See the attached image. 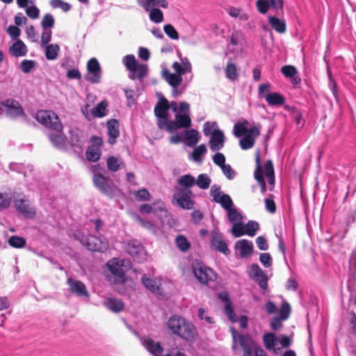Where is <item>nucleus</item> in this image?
<instances>
[{
    "instance_id": "nucleus-1",
    "label": "nucleus",
    "mask_w": 356,
    "mask_h": 356,
    "mask_svg": "<svg viewBox=\"0 0 356 356\" xmlns=\"http://www.w3.org/2000/svg\"><path fill=\"white\" fill-rule=\"evenodd\" d=\"M167 327L172 334L188 342L195 341L197 336V330L193 324L179 315H173L169 318Z\"/></svg>"
},
{
    "instance_id": "nucleus-2",
    "label": "nucleus",
    "mask_w": 356,
    "mask_h": 356,
    "mask_svg": "<svg viewBox=\"0 0 356 356\" xmlns=\"http://www.w3.org/2000/svg\"><path fill=\"white\" fill-rule=\"evenodd\" d=\"M191 126L190 117V106L186 102L179 103V112L175 114V120H169L165 130L169 133L183 128H188Z\"/></svg>"
},
{
    "instance_id": "nucleus-3",
    "label": "nucleus",
    "mask_w": 356,
    "mask_h": 356,
    "mask_svg": "<svg viewBox=\"0 0 356 356\" xmlns=\"http://www.w3.org/2000/svg\"><path fill=\"white\" fill-rule=\"evenodd\" d=\"M138 5L149 13V19L154 23L163 21V12L158 8H167L169 6L168 0H136Z\"/></svg>"
},
{
    "instance_id": "nucleus-4",
    "label": "nucleus",
    "mask_w": 356,
    "mask_h": 356,
    "mask_svg": "<svg viewBox=\"0 0 356 356\" xmlns=\"http://www.w3.org/2000/svg\"><path fill=\"white\" fill-rule=\"evenodd\" d=\"M232 332L234 341H238L243 349V356H267L265 351L257 346L250 335L239 334L234 330Z\"/></svg>"
},
{
    "instance_id": "nucleus-5",
    "label": "nucleus",
    "mask_w": 356,
    "mask_h": 356,
    "mask_svg": "<svg viewBox=\"0 0 356 356\" xmlns=\"http://www.w3.org/2000/svg\"><path fill=\"white\" fill-rule=\"evenodd\" d=\"M123 63L130 72L129 77L132 80H142L147 74L148 67L145 64H139L136 62L133 54L127 55L123 58Z\"/></svg>"
},
{
    "instance_id": "nucleus-6",
    "label": "nucleus",
    "mask_w": 356,
    "mask_h": 356,
    "mask_svg": "<svg viewBox=\"0 0 356 356\" xmlns=\"http://www.w3.org/2000/svg\"><path fill=\"white\" fill-rule=\"evenodd\" d=\"M192 270L195 277L202 284H208L217 278V275L213 269L198 260L193 261Z\"/></svg>"
},
{
    "instance_id": "nucleus-7",
    "label": "nucleus",
    "mask_w": 356,
    "mask_h": 356,
    "mask_svg": "<svg viewBox=\"0 0 356 356\" xmlns=\"http://www.w3.org/2000/svg\"><path fill=\"white\" fill-rule=\"evenodd\" d=\"M35 118L38 122L54 131H61L63 124L58 115L53 111L41 110L37 112Z\"/></svg>"
},
{
    "instance_id": "nucleus-8",
    "label": "nucleus",
    "mask_w": 356,
    "mask_h": 356,
    "mask_svg": "<svg viewBox=\"0 0 356 356\" xmlns=\"http://www.w3.org/2000/svg\"><path fill=\"white\" fill-rule=\"evenodd\" d=\"M93 168V182L95 186L104 194L107 196H113L117 188L108 183L107 178L103 176L99 171V166L98 165H94Z\"/></svg>"
},
{
    "instance_id": "nucleus-9",
    "label": "nucleus",
    "mask_w": 356,
    "mask_h": 356,
    "mask_svg": "<svg viewBox=\"0 0 356 356\" xmlns=\"http://www.w3.org/2000/svg\"><path fill=\"white\" fill-rule=\"evenodd\" d=\"M170 109L169 102L164 97L159 98L154 108V113L156 117L157 126L160 129H165L169 121L168 111Z\"/></svg>"
},
{
    "instance_id": "nucleus-10",
    "label": "nucleus",
    "mask_w": 356,
    "mask_h": 356,
    "mask_svg": "<svg viewBox=\"0 0 356 356\" xmlns=\"http://www.w3.org/2000/svg\"><path fill=\"white\" fill-rule=\"evenodd\" d=\"M80 241L88 250L93 252H103L108 248V241L103 236L89 235L80 239Z\"/></svg>"
},
{
    "instance_id": "nucleus-11",
    "label": "nucleus",
    "mask_w": 356,
    "mask_h": 356,
    "mask_svg": "<svg viewBox=\"0 0 356 356\" xmlns=\"http://www.w3.org/2000/svg\"><path fill=\"white\" fill-rule=\"evenodd\" d=\"M86 68L85 79L93 84L99 83L102 79V68L98 60L95 58H90L88 61Z\"/></svg>"
},
{
    "instance_id": "nucleus-12",
    "label": "nucleus",
    "mask_w": 356,
    "mask_h": 356,
    "mask_svg": "<svg viewBox=\"0 0 356 356\" xmlns=\"http://www.w3.org/2000/svg\"><path fill=\"white\" fill-rule=\"evenodd\" d=\"M130 261L128 259L118 260L114 258L107 263L109 271L115 277V282H124L125 270L124 266H129Z\"/></svg>"
},
{
    "instance_id": "nucleus-13",
    "label": "nucleus",
    "mask_w": 356,
    "mask_h": 356,
    "mask_svg": "<svg viewBox=\"0 0 356 356\" xmlns=\"http://www.w3.org/2000/svg\"><path fill=\"white\" fill-rule=\"evenodd\" d=\"M191 195L192 192L190 190L177 188V191L173 195V199L176 200L180 207L191 209L194 204V202L191 200Z\"/></svg>"
},
{
    "instance_id": "nucleus-14",
    "label": "nucleus",
    "mask_w": 356,
    "mask_h": 356,
    "mask_svg": "<svg viewBox=\"0 0 356 356\" xmlns=\"http://www.w3.org/2000/svg\"><path fill=\"white\" fill-rule=\"evenodd\" d=\"M127 252L132 257L134 260L142 263L146 260V253L143 245L138 241H132L128 243Z\"/></svg>"
},
{
    "instance_id": "nucleus-15",
    "label": "nucleus",
    "mask_w": 356,
    "mask_h": 356,
    "mask_svg": "<svg viewBox=\"0 0 356 356\" xmlns=\"http://www.w3.org/2000/svg\"><path fill=\"white\" fill-rule=\"evenodd\" d=\"M1 105L5 107L6 115L12 118H15L24 113V109L20 104L13 99H8L2 102Z\"/></svg>"
},
{
    "instance_id": "nucleus-16",
    "label": "nucleus",
    "mask_w": 356,
    "mask_h": 356,
    "mask_svg": "<svg viewBox=\"0 0 356 356\" xmlns=\"http://www.w3.org/2000/svg\"><path fill=\"white\" fill-rule=\"evenodd\" d=\"M14 207L19 213L27 218H32L35 215L34 208L26 198L15 200Z\"/></svg>"
},
{
    "instance_id": "nucleus-17",
    "label": "nucleus",
    "mask_w": 356,
    "mask_h": 356,
    "mask_svg": "<svg viewBox=\"0 0 356 356\" xmlns=\"http://www.w3.org/2000/svg\"><path fill=\"white\" fill-rule=\"evenodd\" d=\"M211 247L212 249L223 253L225 255L230 254L227 243L223 239L222 235L218 231H213L211 236Z\"/></svg>"
},
{
    "instance_id": "nucleus-18",
    "label": "nucleus",
    "mask_w": 356,
    "mask_h": 356,
    "mask_svg": "<svg viewBox=\"0 0 356 356\" xmlns=\"http://www.w3.org/2000/svg\"><path fill=\"white\" fill-rule=\"evenodd\" d=\"M67 284L69 286L70 291L72 294L80 298H89V293L82 282L73 278H67Z\"/></svg>"
},
{
    "instance_id": "nucleus-19",
    "label": "nucleus",
    "mask_w": 356,
    "mask_h": 356,
    "mask_svg": "<svg viewBox=\"0 0 356 356\" xmlns=\"http://www.w3.org/2000/svg\"><path fill=\"white\" fill-rule=\"evenodd\" d=\"M225 140L223 132L220 129H215L211 136H210L209 141L210 149L213 152L221 149L224 146Z\"/></svg>"
},
{
    "instance_id": "nucleus-20",
    "label": "nucleus",
    "mask_w": 356,
    "mask_h": 356,
    "mask_svg": "<svg viewBox=\"0 0 356 356\" xmlns=\"http://www.w3.org/2000/svg\"><path fill=\"white\" fill-rule=\"evenodd\" d=\"M142 345L145 349L154 356H160L163 352V348L160 343L155 342L149 337H143L140 339Z\"/></svg>"
},
{
    "instance_id": "nucleus-21",
    "label": "nucleus",
    "mask_w": 356,
    "mask_h": 356,
    "mask_svg": "<svg viewBox=\"0 0 356 356\" xmlns=\"http://www.w3.org/2000/svg\"><path fill=\"white\" fill-rule=\"evenodd\" d=\"M234 248L240 251L241 257L245 258L252 253L253 243L247 239L238 240L235 243Z\"/></svg>"
},
{
    "instance_id": "nucleus-22",
    "label": "nucleus",
    "mask_w": 356,
    "mask_h": 356,
    "mask_svg": "<svg viewBox=\"0 0 356 356\" xmlns=\"http://www.w3.org/2000/svg\"><path fill=\"white\" fill-rule=\"evenodd\" d=\"M9 54L13 57H23L27 54L26 45L21 40H17L8 49Z\"/></svg>"
},
{
    "instance_id": "nucleus-23",
    "label": "nucleus",
    "mask_w": 356,
    "mask_h": 356,
    "mask_svg": "<svg viewBox=\"0 0 356 356\" xmlns=\"http://www.w3.org/2000/svg\"><path fill=\"white\" fill-rule=\"evenodd\" d=\"M119 123L117 120H110L107 122V129L108 139V142L111 145H113L116 143V139L120 135L119 132Z\"/></svg>"
},
{
    "instance_id": "nucleus-24",
    "label": "nucleus",
    "mask_w": 356,
    "mask_h": 356,
    "mask_svg": "<svg viewBox=\"0 0 356 356\" xmlns=\"http://www.w3.org/2000/svg\"><path fill=\"white\" fill-rule=\"evenodd\" d=\"M255 161H256L257 166H256V169L254 170V176L255 179L257 181L259 186H261V192L264 193L266 191V184H265V181H264V177H263V172H262V169H261V157H260L259 152H257L256 153Z\"/></svg>"
},
{
    "instance_id": "nucleus-25",
    "label": "nucleus",
    "mask_w": 356,
    "mask_h": 356,
    "mask_svg": "<svg viewBox=\"0 0 356 356\" xmlns=\"http://www.w3.org/2000/svg\"><path fill=\"white\" fill-rule=\"evenodd\" d=\"M103 305L113 313H119L124 307V303L117 298H106L104 300Z\"/></svg>"
},
{
    "instance_id": "nucleus-26",
    "label": "nucleus",
    "mask_w": 356,
    "mask_h": 356,
    "mask_svg": "<svg viewBox=\"0 0 356 356\" xmlns=\"http://www.w3.org/2000/svg\"><path fill=\"white\" fill-rule=\"evenodd\" d=\"M198 135V131L195 129L186 130L184 134L183 142L188 147H195L199 141Z\"/></svg>"
},
{
    "instance_id": "nucleus-27",
    "label": "nucleus",
    "mask_w": 356,
    "mask_h": 356,
    "mask_svg": "<svg viewBox=\"0 0 356 356\" xmlns=\"http://www.w3.org/2000/svg\"><path fill=\"white\" fill-rule=\"evenodd\" d=\"M163 79L170 85L172 88H177L182 82L183 79L181 76L177 74L170 73L168 70H163L162 72Z\"/></svg>"
},
{
    "instance_id": "nucleus-28",
    "label": "nucleus",
    "mask_w": 356,
    "mask_h": 356,
    "mask_svg": "<svg viewBox=\"0 0 356 356\" xmlns=\"http://www.w3.org/2000/svg\"><path fill=\"white\" fill-rule=\"evenodd\" d=\"M56 133L51 134L49 136V138L54 147L58 149H63L65 147V136L61 131H56Z\"/></svg>"
},
{
    "instance_id": "nucleus-29",
    "label": "nucleus",
    "mask_w": 356,
    "mask_h": 356,
    "mask_svg": "<svg viewBox=\"0 0 356 356\" xmlns=\"http://www.w3.org/2000/svg\"><path fill=\"white\" fill-rule=\"evenodd\" d=\"M268 22L271 27L279 33H284L286 31V26L284 21L275 17L269 16Z\"/></svg>"
},
{
    "instance_id": "nucleus-30",
    "label": "nucleus",
    "mask_w": 356,
    "mask_h": 356,
    "mask_svg": "<svg viewBox=\"0 0 356 356\" xmlns=\"http://www.w3.org/2000/svg\"><path fill=\"white\" fill-rule=\"evenodd\" d=\"M207 152V147L204 144L200 145L196 147L191 154V159L197 163H201L203 161L202 156H204Z\"/></svg>"
},
{
    "instance_id": "nucleus-31",
    "label": "nucleus",
    "mask_w": 356,
    "mask_h": 356,
    "mask_svg": "<svg viewBox=\"0 0 356 356\" xmlns=\"http://www.w3.org/2000/svg\"><path fill=\"white\" fill-rule=\"evenodd\" d=\"M70 143L72 147H78L81 149L83 142L80 137V131L78 129H72L70 131Z\"/></svg>"
},
{
    "instance_id": "nucleus-32",
    "label": "nucleus",
    "mask_w": 356,
    "mask_h": 356,
    "mask_svg": "<svg viewBox=\"0 0 356 356\" xmlns=\"http://www.w3.org/2000/svg\"><path fill=\"white\" fill-rule=\"evenodd\" d=\"M60 47L58 44H51L46 45L45 56L47 60H56L58 57Z\"/></svg>"
},
{
    "instance_id": "nucleus-33",
    "label": "nucleus",
    "mask_w": 356,
    "mask_h": 356,
    "mask_svg": "<svg viewBox=\"0 0 356 356\" xmlns=\"http://www.w3.org/2000/svg\"><path fill=\"white\" fill-rule=\"evenodd\" d=\"M107 106V102L106 101H102L92 108V115L97 118L106 116L108 113Z\"/></svg>"
},
{
    "instance_id": "nucleus-34",
    "label": "nucleus",
    "mask_w": 356,
    "mask_h": 356,
    "mask_svg": "<svg viewBox=\"0 0 356 356\" xmlns=\"http://www.w3.org/2000/svg\"><path fill=\"white\" fill-rule=\"evenodd\" d=\"M142 283L145 288L151 291L152 293L156 294L160 293V287L156 284L154 280L143 275L142 277Z\"/></svg>"
},
{
    "instance_id": "nucleus-35",
    "label": "nucleus",
    "mask_w": 356,
    "mask_h": 356,
    "mask_svg": "<svg viewBox=\"0 0 356 356\" xmlns=\"http://www.w3.org/2000/svg\"><path fill=\"white\" fill-rule=\"evenodd\" d=\"M178 184L183 188L182 189L189 190L195 184V179L191 175H184L179 177Z\"/></svg>"
},
{
    "instance_id": "nucleus-36",
    "label": "nucleus",
    "mask_w": 356,
    "mask_h": 356,
    "mask_svg": "<svg viewBox=\"0 0 356 356\" xmlns=\"http://www.w3.org/2000/svg\"><path fill=\"white\" fill-rule=\"evenodd\" d=\"M263 341L264 346L267 350H275L274 347L276 346L278 337H276L273 333H266L263 337Z\"/></svg>"
},
{
    "instance_id": "nucleus-37",
    "label": "nucleus",
    "mask_w": 356,
    "mask_h": 356,
    "mask_svg": "<svg viewBox=\"0 0 356 356\" xmlns=\"http://www.w3.org/2000/svg\"><path fill=\"white\" fill-rule=\"evenodd\" d=\"M266 99L268 104L272 106L282 105L284 103V98L277 92H271L266 96Z\"/></svg>"
},
{
    "instance_id": "nucleus-38",
    "label": "nucleus",
    "mask_w": 356,
    "mask_h": 356,
    "mask_svg": "<svg viewBox=\"0 0 356 356\" xmlns=\"http://www.w3.org/2000/svg\"><path fill=\"white\" fill-rule=\"evenodd\" d=\"M248 122L247 120L236 123L233 129L234 135L237 138L241 137L243 135L245 136L248 132Z\"/></svg>"
},
{
    "instance_id": "nucleus-39",
    "label": "nucleus",
    "mask_w": 356,
    "mask_h": 356,
    "mask_svg": "<svg viewBox=\"0 0 356 356\" xmlns=\"http://www.w3.org/2000/svg\"><path fill=\"white\" fill-rule=\"evenodd\" d=\"M101 156V149L99 147L90 146L86 150V157L88 160L96 162Z\"/></svg>"
},
{
    "instance_id": "nucleus-40",
    "label": "nucleus",
    "mask_w": 356,
    "mask_h": 356,
    "mask_svg": "<svg viewBox=\"0 0 356 356\" xmlns=\"http://www.w3.org/2000/svg\"><path fill=\"white\" fill-rule=\"evenodd\" d=\"M211 182V180L207 174H200L197 176V180H195L197 186L203 190L207 189L209 187Z\"/></svg>"
},
{
    "instance_id": "nucleus-41",
    "label": "nucleus",
    "mask_w": 356,
    "mask_h": 356,
    "mask_svg": "<svg viewBox=\"0 0 356 356\" xmlns=\"http://www.w3.org/2000/svg\"><path fill=\"white\" fill-rule=\"evenodd\" d=\"M215 202L218 203L226 211L230 207L234 206V203L230 196L227 194H223L219 198L218 197L214 200Z\"/></svg>"
},
{
    "instance_id": "nucleus-42",
    "label": "nucleus",
    "mask_w": 356,
    "mask_h": 356,
    "mask_svg": "<svg viewBox=\"0 0 356 356\" xmlns=\"http://www.w3.org/2000/svg\"><path fill=\"white\" fill-rule=\"evenodd\" d=\"M226 77L230 81H234L238 79V74L236 70V66L232 63H227L225 68Z\"/></svg>"
},
{
    "instance_id": "nucleus-43",
    "label": "nucleus",
    "mask_w": 356,
    "mask_h": 356,
    "mask_svg": "<svg viewBox=\"0 0 356 356\" xmlns=\"http://www.w3.org/2000/svg\"><path fill=\"white\" fill-rule=\"evenodd\" d=\"M265 174L268 178V183L271 185L275 184L274 168L270 160H268L264 166Z\"/></svg>"
},
{
    "instance_id": "nucleus-44",
    "label": "nucleus",
    "mask_w": 356,
    "mask_h": 356,
    "mask_svg": "<svg viewBox=\"0 0 356 356\" xmlns=\"http://www.w3.org/2000/svg\"><path fill=\"white\" fill-rule=\"evenodd\" d=\"M229 220L232 223H234L239 221H243L242 215L237 211L234 206L230 207L228 210H226Z\"/></svg>"
},
{
    "instance_id": "nucleus-45",
    "label": "nucleus",
    "mask_w": 356,
    "mask_h": 356,
    "mask_svg": "<svg viewBox=\"0 0 356 356\" xmlns=\"http://www.w3.org/2000/svg\"><path fill=\"white\" fill-rule=\"evenodd\" d=\"M245 233L246 235L254 236L259 228V225L254 220H249L247 224L245 225Z\"/></svg>"
},
{
    "instance_id": "nucleus-46",
    "label": "nucleus",
    "mask_w": 356,
    "mask_h": 356,
    "mask_svg": "<svg viewBox=\"0 0 356 356\" xmlns=\"http://www.w3.org/2000/svg\"><path fill=\"white\" fill-rule=\"evenodd\" d=\"M175 243L177 248L182 252L187 251L191 246L190 243L187 238L183 235H179L176 237Z\"/></svg>"
},
{
    "instance_id": "nucleus-47",
    "label": "nucleus",
    "mask_w": 356,
    "mask_h": 356,
    "mask_svg": "<svg viewBox=\"0 0 356 356\" xmlns=\"http://www.w3.org/2000/svg\"><path fill=\"white\" fill-rule=\"evenodd\" d=\"M245 225H243L242 221H239L233 223L231 232L235 237H240L245 234Z\"/></svg>"
},
{
    "instance_id": "nucleus-48",
    "label": "nucleus",
    "mask_w": 356,
    "mask_h": 356,
    "mask_svg": "<svg viewBox=\"0 0 356 356\" xmlns=\"http://www.w3.org/2000/svg\"><path fill=\"white\" fill-rule=\"evenodd\" d=\"M50 5L53 8H60L63 12H68L72 8L70 3L63 0H51Z\"/></svg>"
},
{
    "instance_id": "nucleus-49",
    "label": "nucleus",
    "mask_w": 356,
    "mask_h": 356,
    "mask_svg": "<svg viewBox=\"0 0 356 356\" xmlns=\"http://www.w3.org/2000/svg\"><path fill=\"white\" fill-rule=\"evenodd\" d=\"M255 143V140L250 136H245L239 141L240 147L242 149L246 150L252 148Z\"/></svg>"
},
{
    "instance_id": "nucleus-50",
    "label": "nucleus",
    "mask_w": 356,
    "mask_h": 356,
    "mask_svg": "<svg viewBox=\"0 0 356 356\" xmlns=\"http://www.w3.org/2000/svg\"><path fill=\"white\" fill-rule=\"evenodd\" d=\"M55 19L51 14L47 13L44 15L42 21L41 26L43 29H50L54 26Z\"/></svg>"
},
{
    "instance_id": "nucleus-51",
    "label": "nucleus",
    "mask_w": 356,
    "mask_h": 356,
    "mask_svg": "<svg viewBox=\"0 0 356 356\" xmlns=\"http://www.w3.org/2000/svg\"><path fill=\"white\" fill-rule=\"evenodd\" d=\"M8 243L13 248H21L25 245L26 240L18 236H13L9 238Z\"/></svg>"
},
{
    "instance_id": "nucleus-52",
    "label": "nucleus",
    "mask_w": 356,
    "mask_h": 356,
    "mask_svg": "<svg viewBox=\"0 0 356 356\" xmlns=\"http://www.w3.org/2000/svg\"><path fill=\"white\" fill-rule=\"evenodd\" d=\"M270 8L274 10L277 14L283 13V0H266Z\"/></svg>"
},
{
    "instance_id": "nucleus-53",
    "label": "nucleus",
    "mask_w": 356,
    "mask_h": 356,
    "mask_svg": "<svg viewBox=\"0 0 356 356\" xmlns=\"http://www.w3.org/2000/svg\"><path fill=\"white\" fill-rule=\"evenodd\" d=\"M135 218L138 221V222L140 224V226L144 227L145 229L151 231L154 234L156 233L155 227L153 223H152L150 221L145 220H143L140 216L136 214Z\"/></svg>"
},
{
    "instance_id": "nucleus-54",
    "label": "nucleus",
    "mask_w": 356,
    "mask_h": 356,
    "mask_svg": "<svg viewBox=\"0 0 356 356\" xmlns=\"http://www.w3.org/2000/svg\"><path fill=\"white\" fill-rule=\"evenodd\" d=\"M163 31L172 40L179 39V33L172 25L165 24L163 27Z\"/></svg>"
},
{
    "instance_id": "nucleus-55",
    "label": "nucleus",
    "mask_w": 356,
    "mask_h": 356,
    "mask_svg": "<svg viewBox=\"0 0 356 356\" xmlns=\"http://www.w3.org/2000/svg\"><path fill=\"white\" fill-rule=\"evenodd\" d=\"M135 197L140 201H148L150 200L151 195L149 191L145 188H142L135 191Z\"/></svg>"
},
{
    "instance_id": "nucleus-56",
    "label": "nucleus",
    "mask_w": 356,
    "mask_h": 356,
    "mask_svg": "<svg viewBox=\"0 0 356 356\" xmlns=\"http://www.w3.org/2000/svg\"><path fill=\"white\" fill-rule=\"evenodd\" d=\"M226 301L227 303L225 307V313L232 322H236V316L234 312L232 304L227 298H226Z\"/></svg>"
},
{
    "instance_id": "nucleus-57",
    "label": "nucleus",
    "mask_w": 356,
    "mask_h": 356,
    "mask_svg": "<svg viewBox=\"0 0 356 356\" xmlns=\"http://www.w3.org/2000/svg\"><path fill=\"white\" fill-rule=\"evenodd\" d=\"M290 314V305L287 302L283 301L281 309L280 310V318L282 320H286L289 318Z\"/></svg>"
},
{
    "instance_id": "nucleus-58",
    "label": "nucleus",
    "mask_w": 356,
    "mask_h": 356,
    "mask_svg": "<svg viewBox=\"0 0 356 356\" xmlns=\"http://www.w3.org/2000/svg\"><path fill=\"white\" fill-rule=\"evenodd\" d=\"M35 63L32 60H24L20 63V69L24 73H29L35 67Z\"/></svg>"
},
{
    "instance_id": "nucleus-59",
    "label": "nucleus",
    "mask_w": 356,
    "mask_h": 356,
    "mask_svg": "<svg viewBox=\"0 0 356 356\" xmlns=\"http://www.w3.org/2000/svg\"><path fill=\"white\" fill-rule=\"evenodd\" d=\"M282 73L287 78L293 77L297 75L296 68L292 65H284L281 69Z\"/></svg>"
},
{
    "instance_id": "nucleus-60",
    "label": "nucleus",
    "mask_w": 356,
    "mask_h": 356,
    "mask_svg": "<svg viewBox=\"0 0 356 356\" xmlns=\"http://www.w3.org/2000/svg\"><path fill=\"white\" fill-rule=\"evenodd\" d=\"M107 167L113 171L116 172L120 168L119 160L115 156H110L107 159Z\"/></svg>"
},
{
    "instance_id": "nucleus-61",
    "label": "nucleus",
    "mask_w": 356,
    "mask_h": 356,
    "mask_svg": "<svg viewBox=\"0 0 356 356\" xmlns=\"http://www.w3.org/2000/svg\"><path fill=\"white\" fill-rule=\"evenodd\" d=\"M218 124L216 122H206L204 124L203 132L206 136H211L215 129H218Z\"/></svg>"
},
{
    "instance_id": "nucleus-62",
    "label": "nucleus",
    "mask_w": 356,
    "mask_h": 356,
    "mask_svg": "<svg viewBox=\"0 0 356 356\" xmlns=\"http://www.w3.org/2000/svg\"><path fill=\"white\" fill-rule=\"evenodd\" d=\"M252 280L259 284L261 289L264 291L267 289L268 278L265 273H263L261 275H259V277H254Z\"/></svg>"
},
{
    "instance_id": "nucleus-63",
    "label": "nucleus",
    "mask_w": 356,
    "mask_h": 356,
    "mask_svg": "<svg viewBox=\"0 0 356 356\" xmlns=\"http://www.w3.org/2000/svg\"><path fill=\"white\" fill-rule=\"evenodd\" d=\"M229 14L234 17H239L241 19L246 20L248 19V16L243 13L241 9L237 8H230L229 10Z\"/></svg>"
},
{
    "instance_id": "nucleus-64",
    "label": "nucleus",
    "mask_w": 356,
    "mask_h": 356,
    "mask_svg": "<svg viewBox=\"0 0 356 356\" xmlns=\"http://www.w3.org/2000/svg\"><path fill=\"white\" fill-rule=\"evenodd\" d=\"M259 261L266 268H269L272 266V257L269 253L264 252L260 254Z\"/></svg>"
}]
</instances>
